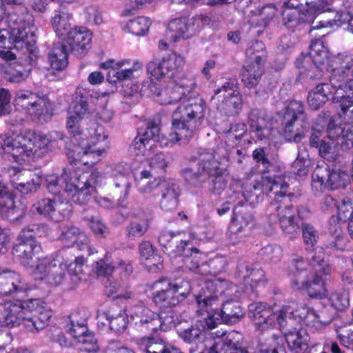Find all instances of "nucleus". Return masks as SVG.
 <instances>
[{"label": "nucleus", "instance_id": "nucleus-1", "mask_svg": "<svg viewBox=\"0 0 353 353\" xmlns=\"http://www.w3.org/2000/svg\"><path fill=\"white\" fill-rule=\"evenodd\" d=\"M205 105V102L199 98L184 103L183 107L174 112L172 128L168 134L159 135V125L152 121L149 122L145 132L134 139V148L137 155H149L155 145L156 138L163 147H172L180 141H188L201 124V120L204 117Z\"/></svg>", "mask_w": 353, "mask_h": 353}, {"label": "nucleus", "instance_id": "nucleus-2", "mask_svg": "<svg viewBox=\"0 0 353 353\" xmlns=\"http://www.w3.org/2000/svg\"><path fill=\"white\" fill-rule=\"evenodd\" d=\"M331 70L330 85L321 83L309 91L307 103L314 110L322 108L332 94V103L344 114L353 113V79L347 78V73L353 66V60L347 52L339 53L328 61Z\"/></svg>", "mask_w": 353, "mask_h": 353}, {"label": "nucleus", "instance_id": "nucleus-3", "mask_svg": "<svg viewBox=\"0 0 353 353\" xmlns=\"http://www.w3.org/2000/svg\"><path fill=\"white\" fill-rule=\"evenodd\" d=\"M185 64L183 56L176 53H171L163 57L159 62L151 61L148 64V72L155 79L168 78L170 80L166 85H159L152 83L150 85L151 92L154 94V100L161 105L175 104L181 101L176 110L183 105L184 103L192 99L186 97L196 87V80L193 75H183L176 80L172 79ZM203 101V100L201 98Z\"/></svg>", "mask_w": 353, "mask_h": 353}, {"label": "nucleus", "instance_id": "nucleus-4", "mask_svg": "<svg viewBox=\"0 0 353 353\" xmlns=\"http://www.w3.org/2000/svg\"><path fill=\"white\" fill-rule=\"evenodd\" d=\"M294 308L290 305H282L279 310L274 311L261 303H254L250 306V313L256 327L265 331L274 327L276 323L280 330L285 328L288 321L296 316L309 327L321 330L327 326L334 319L332 309L325 305L317 308L305 306L299 307V313L294 314Z\"/></svg>", "mask_w": 353, "mask_h": 353}, {"label": "nucleus", "instance_id": "nucleus-5", "mask_svg": "<svg viewBox=\"0 0 353 353\" xmlns=\"http://www.w3.org/2000/svg\"><path fill=\"white\" fill-rule=\"evenodd\" d=\"M312 261L310 265L312 270L308 271V265L302 257L292 260L291 272L293 274V287L296 290H305L311 298L322 299L327 296V290L321 274L325 276L330 274L331 268L325 261L321 249L315 251Z\"/></svg>", "mask_w": 353, "mask_h": 353}, {"label": "nucleus", "instance_id": "nucleus-6", "mask_svg": "<svg viewBox=\"0 0 353 353\" xmlns=\"http://www.w3.org/2000/svg\"><path fill=\"white\" fill-rule=\"evenodd\" d=\"M19 15L9 12L6 16V9L0 3V48H6L7 43L6 27L10 29L8 42L13 48L24 53L33 52L36 43L34 17L29 12L21 10Z\"/></svg>", "mask_w": 353, "mask_h": 353}, {"label": "nucleus", "instance_id": "nucleus-7", "mask_svg": "<svg viewBox=\"0 0 353 353\" xmlns=\"http://www.w3.org/2000/svg\"><path fill=\"white\" fill-rule=\"evenodd\" d=\"M54 144L51 134L28 131L15 137H7L1 146L2 157L23 164L43 157L54 149Z\"/></svg>", "mask_w": 353, "mask_h": 353}, {"label": "nucleus", "instance_id": "nucleus-8", "mask_svg": "<svg viewBox=\"0 0 353 353\" xmlns=\"http://www.w3.org/2000/svg\"><path fill=\"white\" fill-rule=\"evenodd\" d=\"M12 253L24 265H31L34 258L38 260L33 270L35 279L44 281L51 285L62 283L66 266L52 257L41 256L42 248L37 241H18Z\"/></svg>", "mask_w": 353, "mask_h": 353}, {"label": "nucleus", "instance_id": "nucleus-9", "mask_svg": "<svg viewBox=\"0 0 353 353\" xmlns=\"http://www.w3.org/2000/svg\"><path fill=\"white\" fill-rule=\"evenodd\" d=\"M234 288L229 281L214 278L205 281L201 290L194 294L199 307L196 311L198 319L196 322L205 333L208 330L214 329L218 324L222 323L217 315L218 312L212 308L219 303V294H225L226 296H232Z\"/></svg>", "mask_w": 353, "mask_h": 353}, {"label": "nucleus", "instance_id": "nucleus-10", "mask_svg": "<svg viewBox=\"0 0 353 353\" xmlns=\"http://www.w3.org/2000/svg\"><path fill=\"white\" fill-rule=\"evenodd\" d=\"M199 168L196 171L192 168L183 170V176L190 185L197 186L205 182L210 177H215L213 181L214 190H223L226 183L221 176L219 163L215 159L214 153L209 150H205L199 154L198 159Z\"/></svg>", "mask_w": 353, "mask_h": 353}, {"label": "nucleus", "instance_id": "nucleus-11", "mask_svg": "<svg viewBox=\"0 0 353 353\" xmlns=\"http://www.w3.org/2000/svg\"><path fill=\"white\" fill-rule=\"evenodd\" d=\"M152 299L160 307H170L183 301L190 293L189 282L185 280L175 279L171 281L162 278L152 283Z\"/></svg>", "mask_w": 353, "mask_h": 353}, {"label": "nucleus", "instance_id": "nucleus-12", "mask_svg": "<svg viewBox=\"0 0 353 353\" xmlns=\"http://www.w3.org/2000/svg\"><path fill=\"white\" fill-rule=\"evenodd\" d=\"M100 176V173L95 170L91 173H71L65 170L62 173V179L65 181V191L72 196L73 201L81 204L88 202L96 192Z\"/></svg>", "mask_w": 353, "mask_h": 353}, {"label": "nucleus", "instance_id": "nucleus-13", "mask_svg": "<svg viewBox=\"0 0 353 353\" xmlns=\"http://www.w3.org/2000/svg\"><path fill=\"white\" fill-rule=\"evenodd\" d=\"M265 48L262 41H256L246 50L248 59L241 75V81L247 88L255 87L261 79L266 59Z\"/></svg>", "mask_w": 353, "mask_h": 353}, {"label": "nucleus", "instance_id": "nucleus-14", "mask_svg": "<svg viewBox=\"0 0 353 353\" xmlns=\"http://www.w3.org/2000/svg\"><path fill=\"white\" fill-rule=\"evenodd\" d=\"M304 105L298 101H291L285 108L282 119L283 134L289 141L299 142L303 137V125L298 122L299 119H304Z\"/></svg>", "mask_w": 353, "mask_h": 353}, {"label": "nucleus", "instance_id": "nucleus-15", "mask_svg": "<svg viewBox=\"0 0 353 353\" xmlns=\"http://www.w3.org/2000/svg\"><path fill=\"white\" fill-rule=\"evenodd\" d=\"M130 315L132 319L139 321L136 324L140 331L149 334L158 330L165 331L171 323L143 304L134 305L130 310Z\"/></svg>", "mask_w": 353, "mask_h": 353}, {"label": "nucleus", "instance_id": "nucleus-16", "mask_svg": "<svg viewBox=\"0 0 353 353\" xmlns=\"http://www.w3.org/2000/svg\"><path fill=\"white\" fill-rule=\"evenodd\" d=\"M14 105L33 119H39L49 114L50 101L46 97H41L28 90L17 92Z\"/></svg>", "mask_w": 353, "mask_h": 353}, {"label": "nucleus", "instance_id": "nucleus-17", "mask_svg": "<svg viewBox=\"0 0 353 353\" xmlns=\"http://www.w3.org/2000/svg\"><path fill=\"white\" fill-rule=\"evenodd\" d=\"M313 188L317 190L323 188L336 190L344 188L350 182L349 175L341 170H332L327 167L317 166L312 175Z\"/></svg>", "mask_w": 353, "mask_h": 353}, {"label": "nucleus", "instance_id": "nucleus-18", "mask_svg": "<svg viewBox=\"0 0 353 353\" xmlns=\"http://www.w3.org/2000/svg\"><path fill=\"white\" fill-rule=\"evenodd\" d=\"M28 310L26 301H6L0 304V327H16L22 322L26 324Z\"/></svg>", "mask_w": 353, "mask_h": 353}, {"label": "nucleus", "instance_id": "nucleus-19", "mask_svg": "<svg viewBox=\"0 0 353 353\" xmlns=\"http://www.w3.org/2000/svg\"><path fill=\"white\" fill-rule=\"evenodd\" d=\"M105 148H95L83 141L79 144H73L72 148H68L66 154L71 163H81L85 165H93L101 160Z\"/></svg>", "mask_w": 353, "mask_h": 353}, {"label": "nucleus", "instance_id": "nucleus-20", "mask_svg": "<svg viewBox=\"0 0 353 353\" xmlns=\"http://www.w3.org/2000/svg\"><path fill=\"white\" fill-rule=\"evenodd\" d=\"M26 310L28 312L32 313V316H27L26 326L36 331L43 330L48 324L52 315V312L47 304L39 299L27 300Z\"/></svg>", "mask_w": 353, "mask_h": 353}, {"label": "nucleus", "instance_id": "nucleus-21", "mask_svg": "<svg viewBox=\"0 0 353 353\" xmlns=\"http://www.w3.org/2000/svg\"><path fill=\"white\" fill-rule=\"evenodd\" d=\"M33 207L40 215L56 222L64 220L71 212V205L68 202L50 198L39 200Z\"/></svg>", "mask_w": 353, "mask_h": 353}, {"label": "nucleus", "instance_id": "nucleus-22", "mask_svg": "<svg viewBox=\"0 0 353 353\" xmlns=\"http://www.w3.org/2000/svg\"><path fill=\"white\" fill-rule=\"evenodd\" d=\"M101 68L103 69H112L115 73L114 76L119 81L133 79L139 76L143 72V64L137 60L122 59L116 61L110 59L102 63Z\"/></svg>", "mask_w": 353, "mask_h": 353}, {"label": "nucleus", "instance_id": "nucleus-23", "mask_svg": "<svg viewBox=\"0 0 353 353\" xmlns=\"http://www.w3.org/2000/svg\"><path fill=\"white\" fill-rule=\"evenodd\" d=\"M234 287L233 294L232 296H226L225 294H219L220 297L228 299L223 301L222 308L217 315L220 317V321L223 323L232 325L239 321L245 315V312L237 300L241 296V292L237 290V287L230 282Z\"/></svg>", "mask_w": 353, "mask_h": 353}, {"label": "nucleus", "instance_id": "nucleus-24", "mask_svg": "<svg viewBox=\"0 0 353 353\" xmlns=\"http://www.w3.org/2000/svg\"><path fill=\"white\" fill-rule=\"evenodd\" d=\"M327 138L337 146V156L339 148L342 150L353 148V125L350 123L336 125L332 118L327 127Z\"/></svg>", "mask_w": 353, "mask_h": 353}, {"label": "nucleus", "instance_id": "nucleus-25", "mask_svg": "<svg viewBox=\"0 0 353 353\" xmlns=\"http://www.w3.org/2000/svg\"><path fill=\"white\" fill-rule=\"evenodd\" d=\"M30 290V285L19 273L12 271L0 273V295L16 296Z\"/></svg>", "mask_w": 353, "mask_h": 353}, {"label": "nucleus", "instance_id": "nucleus-26", "mask_svg": "<svg viewBox=\"0 0 353 353\" xmlns=\"http://www.w3.org/2000/svg\"><path fill=\"white\" fill-rule=\"evenodd\" d=\"M198 30L199 26L194 18L183 17L173 19L168 23L166 34L171 41L175 42L191 37Z\"/></svg>", "mask_w": 353, "mask_h": 353}, {"label": "nucleus", "instance_id": "nucleus-27", "mask_svg": "<svg viewBox=\"0 0 353 353\" xmlns=\"http://www.w3.org/2000/svg\"><path fill=\"white\" fill-rule=\"evenodd\" d=\"M319 122L312 125L310 137V145L318 148L319 154L328 161H333L337 157V146L321 139L325 121L323 118L319 119Z\"/></svg>", "mask_w": 353, "mask_h": 353}, {"label": "nucleus", "instance_id": "nucleus-28", "mask_svg": "<svg viewBox=\"0 0 353 353\" xmlns=\"http://www.w3.org/2000/svg\"><path fill=\"white\" fill-rule=\"evenodd\" d=\"M214 94L221 101V108L231 113L237 114L242 108L243 99L234 83L226 82L214 91Z\"/></svg>", "mask_w": 353, "mask_h": 353}, {"label": "nucleus", "instance_id": "nucleus-29", "mask_svg": "<svg viewBox=\"0 0 353 353\" xmlns=\"http://www.w3.org/2000/svg\"><path fill=\"white\" fill-rule=\"evenodd\" d=\"M64 39L77 56L82 57L90 47L92 33L84 27H75Z\"/></svg>", "mask_w": 353, "mask_h": 353}, {"label": "nucleus", "instance_id": "nucleus-30", "mask_svg": "<svg viewBox=\"0 0 353 353\" xmlns=\"http://www.w3.org/2000/svg\"><path fill=\"white\" fill-rule=\"evenodd\" d=\"M59 240L67 248L74 245L80 250L88 246V236L79 228L72 224H66L60 229Z\"/></svg>", "mask_w": 353, "mask_h": 353}, {"label": "nucleus", "instance_id": "nucleus-31", "mask_svg": "<svg viewBox=\"0 0 353 353\" xmlns=\"http://www.w3.org/2000/svg\"><path fill=\"white\" fill-rule=\"evenodd\" d=\"M242 334L239 332L232 330L230 332H221V335H216L211 347V352L232 353L237 350H242Z\"/></svg>", "mask_w": 353, "mask_h": 353}, {"label": "nucleus", "instance_id": "nucleus-32", "mask_svg": "<svg viewBox=\"0 0 353 353\" xmlns=\"http://www.w3.org/2000/svg\"><path fill=\"white\" fill-rule=\"evenodd\" d=\"M108 260H100L97 263L96 272L98 276H111L113 272L119 274L122 280H125L132 272V264L127 261L118 259L112 265L108 263Z\"/></svg>", "mask_w": 353, "mask_h": 353}, {"label": "nucleus", "instance_id": "nucleus-33", "mask_svg": "<svg viewBox=\"0 0 353 353\" xmlns=\"http://www.w3.org/2000/svg\"><path fill=\"white\" fill-rule=\"evenodd\" d=\"M135 188L141 194H151L162 183V179L154 176L151 170L143 169L134 174Z\"/></svg>", "mask_w": 353, "mask_h": 353}, {"label": "nucleus", "instance_id": "nucleus-34", "mask_svg": "<svg viewBox=\"0 0 353 353\" xmlns=\"http://www.w3.org/2000/svg\"><path fill=\"white\" fill-rule=\"evenodd\" d=\"M277 210L282 230L291 237L295 236L299 229V225L294 221L296 210L292 206H279Z\"/></svg>", "mask_w": 353, "mask_h": 353}, {"label": "nucleus", "instance_id": "nucleus-35", "mask_svg": "<svg viewBox=\"0 0 353 353\" xmlns=\"http://www.w3.org/2000/svg\"><path fill=\"white\" fill-rule=\"evenodd\" d=\"M250 127L259 139L265 138L269 132L268 117L264 110L253 109L249 114Z\"/></svg>", "mask_w": 353, "mask_h": 353}, {"label": "nucleus", "instance_id": "nucleus-36", "mask_svg": "<svg viewBox=\"0 0 353 353\" xmlns=\"http://www.w3.org/2000/svg\"><path fill=\"white\" fill-rule=\"evenodd\" d=\"M285 9L282 12L283 25L289 28L295 27L304 22H311L313 17L307 15L305 12L301 11L296 7L291 8L289 3H285Z\"/></svg>", "mask_w": 353, "mask_h": 353}, {"label": "nucleus", "instance_id": "nucleus-37", "mask_svg": "<svg viewBox=\"0 0 353 353\" xmlns=\"http://www.w3.org/2000/svg\"><path fill=\"white\" fill-rule=\"evenodd\" d=\"M288 188V185L280 177L273 179L270 176H263L261 178L262 191L270 194V197H273L276 202L280 201V198L285 196Z\"/></svg>", "mask_w": 353, "mask_h": 353}, {"label": "nucleus", "instance_id": "nucleus-38", "mask_svg": "<svg viewBox=\"0 0 353 353\" xmlns=\"http://www.w3.org/2000/svg\"><path fill=\"white\" fill-rule=\"evenodd\" d=\"M242 277L245 283L249 284L252 291L264 288L268 283L264 271L256 265L247 266L245 272H242Z\"/></svg>", "mask_w": 353, "mask_h": 353}, {"label": "nucleus", "instance_id": "nucleus-39", "mask_svg": "<svg viewBox=\"0 0 353 353\" xmlns=\"http://www.w3.org/2000/svg\"><path fill=\"white\" fill-rule=\"evenodd\" d=\"M180 190L178 184L172 181L163 185L162 190L160 206L162 210L166 212L174 211L179 203Z\"/></svg>", "mask_w": 353, "mask_h": 353}, {"label": "nucleus", "instance_id": "nucleus-40", "mask_svg": "<svg viewBox=\"0 0 353 353\" xmlns=\"http://www.w3.org/2000/svg\"><path fill=\"white\" fill-rule=\"evenodd\" d=\"M189 241H181L177 246L179 253L183 256V261L185 266L192 271H196L200 267L201 253L197 248L189 247Z\"/></svg>", "mask_w": 353, "mask_h": 353}, {"label": "nucleus", "instance_id": "nucleus-41", "mask_svg": "<svg viewBox=\"0 0 353 353\" xmlns=\"http://www.w3.org/2000/svg\"><path fill=\"white\" fill-rule=\"evenodd\" d=\"M70 18L71 15L64 8L54 10L52 17V26L59 37L64 39L72 29L70 23Z\"/></svg>", "mask_w": 353, "mask_h": 353}, {"label": "nucleus", "instance_id": "nucleus-42", "mask_svg": "<svg viewBox=\"0 0 353 353\" xmlns=\"http://www.w3.org/2000/svg\"><path fill=\"white\" fill-rule=\"evenodd\" d=\"M285 338L289 347L296 353L303 350L307 346L310 337L304 329H293L285 332Z\"/></svg>", "mask_w": 353, "mask_h": 353}, {"label": "nucleus", "instance_id": "nucleus-43", "mask_svg": "<svg viewBox=\"0 0 353 353\" xmlns=\"http://www.w3.org/2000/svg\"><path fill=\"white\" fill-rule=\"evenodd\" d=\"M253 226V217L250 214H234L232 222L229 226L228 235L231 243L236 244V234L245 230L247 228H251Z\"/></svg>", "mask_w": 353, "mask_h": 353}, {"label": "nucleus", "instance_id": "nucleus-44", "mask_svg": "<svg viewBox=\"0 0 353 353\" xmlns=\"http://www.w3.org/2000/svg\"><path fill=\"white\" fill-rule=\"evenodd\" d=\"M334 0H315L310 3L307 4V8L305 10L307 15H310L313 17L311 21L312 27L310 30V34L312 36L313 32L315 30H319L325 27L321 26V21L314 22V15L319 14L323 12L330 11V9L328 6L333 2ZM330 20H326L325 21H330ZM321 21H325L321 20Z\"/></svg>", "mask_w": 353, "mask_h": 353}, {"label": "nucleus", "instance_id": "nucleus-45", "mask_svg": "<svg viewBox=\"0 0 353 353\" xmlns=\"http://www.w3.org/2000/svg\"><path fill=\"white\" fill-rule=\"evenodd\" d=\"M107 280L105 282V292L113 299L128 300L132 298V293L127 289L124 283L121 284L114 279L112 280L110 276H103Z\"/></svg>", "mask_w": 353, "mask_h": 353}, {"label": "nucleus", "instance_id": "nucleus-46", "mask_svg": "<svg viewBox=\"0 0 353 353\" xmlns=\"http://www.w3.org/2000/svg\"><path fill=\"white\" fill-rule=\"evenodd\" d=\"M70 322L66 326L67 332L77 341L88 331L86 319L81 316L79 312H76L69 317Z\"/></svg>", "mask_w": 353, "mask_h": 353}, {"label": "nucleus", "instance_id": "nucleus-47", "mask_svg": "<svg viewBox=\"0 0 353 353\" xmlns=\"http://www.w3.org/2000/svg\"><path fill=\"white\" fill-rule=\"evenodd\" d=\"M48 59L52 69L64 70L68 65V51L65 46L56 44L50 53Z\"/></svg>", "mask_w": 353, "mask_h": 353}, {"label": "nucleus", "instance_id": "nucleus-48", "mask_svg": "<svg viewBox=\"0 0 353 353\" xmlns=\"http://www.w3.org/2000/svg\"><path fill=\"white\" fill-rule=\"evenodd\" d=\"M277 10L274 5L264 6L259 13L252 15L249 23L252 26H267L276 17Z\"/></svg>", "mask_w": 353, "mask_h": 353}, {"label": "nucleus", "instance_id": "nucleus-49", "mask_svg": "<svg viewBox=\"0 0 353 353\" xmlns=\"http://www.w3.org/2000/svg\"><path fill=\"white\" fill-rule=\"evenodd\" d=\"M103 315L105 316L111 330L120 332L126 328L128 315L125 312L119 310V312H116V311L110 310L104 312Z\"/></svg>", "mask_w": 353, "mask_h": 353}, {"label": "nucleus", "instance_id": "nucleus-50", "mask_svg": "<svg viewBox=\"0 0 353 353\" xmlns=\"http://www.w3.org/2000/svg\"><path fill=\"white\" fill-rule=\"evenodd\" d=\"M150 25L151 21L148 17L140 16L126 22L123 26V30L137 36H143L148 32Z\"/></svg>", "mask_w": 353, "mask_h": 353}, {"label": "nucleus", "instance_id": "nucleus-51", "mask_svg": "<svg viewBox=\"0 0 353 353\" xmlns=\"http://www.w3.org/2000/svg\"><path fill=\"white\" fill-rule=\"evenodd\" d=\"M82 91L81 88L77 89L68 112L69 114H74L83 119L89 112L87 99L83 95Z\"/></svg>", "mask_w": 353, "mask_h": 353}, {"label": "nucleus", "instance_id": "nucleus-52", "mask_svg": "<svg viewBox=\"0 0 353 353\" xmlns=\"http://www.w3.org/2000/svg\"><path fill=\"white\" fill-rule=\"evenodd\" d=\"M139 251L142 260L145 261V265L152 268L153 266L159 268L161 266V257L154 253V250L152 244L148 241H145L139 245Z\"/></svg>", "mask_w": 353, "mask_h": 353}, {"label": "nucleus", "instance_id": "nucleus-53", "mask_svg": "<svg viewBox=\"0 0 353 353\" xmlns=\"http://www.w3.org/2000/svg\"><path fill=\"white\" fill-rule=\"evenodd\" d=\"M281 339L279 336H274L267 341L265 343L259 345V350L251 352L248 350H237L232 353H285V349L280 344Z\"/></svg>", "mask_w": 353, "mask_h": 353}, {"label": "nucleus", "instance_id": "nucleus-54", "mask_svg": "<svg viewBox=\"0 0 353 353\" xmlns=\"http://www.w3.org/2000/svg\"><path fill=\"white\" fill-rule=\"evenodd\" d=\"M10 183L14 189H16L28 181L32 180L37 174L30 170H21L16 167H11L9 170Z\"/></svg>", "mask_w": 353, "mask_h": 353}, {"label": "nucleus", "instance_id": "nucleus-55", "mask_svg": "<svg viewBox=\"0 0 353 353\" xmlns=\"http://www.w3.org/2000/svg\"><path fill=\"white\" fill-rule=\"evenodd\" d=\"M310 57L313 62L323 64L328 59V50L323 41L319 39H313L310 46Z\"/></svg>", "mask_w": 353, "mask_h": 353}, {"label": "nucleus", "instance_id": "nucleus-56", "mask_svg": "<svg viewBox=\"0 0 353 353\" xmlns=\"http://www.w3.org/2000/svg\"><path fill=\"white\" fill-rule=\"evenodd\" d=\"M54 260H59L62 262V263L66 266L64 270V277L65 276V270H68V273L71 276H75L78 278L79 280H82L85 278V268H86L85 265V259L83 256H79L75 259V260L71 262L69 265L65 263L62 259H55Z\"/></svg>", "mask_w": 353, "mask_h": 353}, {"label": "nucleus", "instance_id": "nucleus-57", "mask_svg": "<svg viewBox=\"0 0 353 353\" xmlns=\"http://www.w3.org/2000/svg\"><path fill=\"white\" fill-rule=\"evenodd\" d=\"M148 218L145 214L140 219L132 221L127 228L128 236L132 238L143 236L148 230Z\"/></svg>", "mask_w": 353, "mask_h": 353}, {"label": "nucleus", "instance_id": "nucleus-58", "mask_svg": "<svg viewBox=\"0 0 353 353\" xmlns=\"http://www.w3.org/2000/svg\"><path fill=\"white\" fill-rule=\"evenodd\" d=\"M140 348L146 353H165L166 346L161 340L143 337L139 341Z\"/></svg>", "mask_w": 353, "mask_h": 353}, {"label": "nucleus", "instance_id": "nucleus-59", "mask_svg": "<svg viewBox=\"0 0 353 353\" xmlns=\"http://www.w3.org/2000/svg\"><path fill=\"white\" fill-rule=\"evenodd\" d=\"M348 23V30L353 34V14L350 11L337 12L334 19L330 21H321L323 27L341 26L342 24Z\"/></svg>", "mask_w": 353, "mask_h": 353}, {"label": "nucleus", "instance_id": "nucleus-60", "mask_svg": "<svg viewBox=\"0 0 353 353\" xmlns=\"http://www.w3.org/2000/svg\"><path fill=\"white\" fill-rule=\"evenodd\" d=\"M329 301L332 306L337 310H343L350 305L349 293L341 289L331 294Z\"/></svg>", "mask_w": 353, "mask_h": 353}, {"label": "nucleus", "instance_id": "nucleus-61", "mask_svg": "<svg viewBox=\"0 0 353 353\" xmlns=\"http://www.w3.org/2000/svg\"><path fill=\"white\" fill-rule=\"evenodd\" d=\"M43 232V226L39 225H31L24 228L20 232L17 241L30 242L36 241L37 237H41Z\"/></svg>", "mask_w": 353, "mask_h": 353}, {"label": "nucleus", "instance_id": "nucleus-62", "mask_svg": "<svg viewBox=\"0 0 353 353\" xmlns=\"http://www.w3.org/2000/svg\"><path fill=\"white\" fill-rule=\"evenodd\" d=\"M205 335V333L203 330L199 325H197L196 322L190 327L179 333L181 338L188 343L200 341L204 338Z\"/></svg>", "mask_w": 353, "mask_h": 353}, {"label": "nucleus", "instance_id": "nucleus-63", "mask_svg": "<svg viewBox=\"0 0 353 353\" xmlns=\"http://www.w3.org/2000/svg\"><path fill=\"white\" fill-rule=\"evenodd\" d=\"M147 161L151 172L152 171L157 173L165 172L168 165L166 155L162 152L155 154L153 157L148 158Z\"/></svg>", "mask_w": 353, "mask_h": 353}, {"label": "nucleus", "instance_id": "nucleus-64", "mask_svg": "<svg viewBox=\"0 0 353 353\" xmlns=\"http://www.w3.org/2000/svg\"><path fill=\"white\" fill-rule=\"evenodd\" d=\"M0 207L8 209V212L12 214L17 211L12 195L9 193L8 188L1 182H0Z\"/></svg>", "mask_w": 353, "mask_h": 353}]
</instances>
